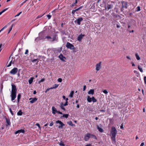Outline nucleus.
Masks as SVG:
<instances>
[{"mask_svg": "<svg viewBox=\"0 0 146 146\" xmlns=\"http://www.w3.org/2000/svg\"><path fill=\"white\" fill-rule=\"evenodd\" d=\"M12 61H11L9 63V64L7 65V67H9L11 65Z\"/></svg>", "mask_w": 146, "mask_h": 146, "instance_id": "obj_49", "label": "nucleus"}, {"mask_svg": "<svg viewBox=\"0 0 146 146\" xmlns=\"http://www.w3.org/2000/svg\"><path fill=\"white\" fill-rule=\"evenodd\" d=\"M9 110L10 111V112L11 113V114L13 115H14V114L13 113V112L12 111V110H11V109L10 108H9Z\"/></svg>", "mask_w": 146, "mask_h": 146, "instance_id": "obj_47", "label": "nucleus"}, {"mask_svg": "<svg viewBox=\"0 0 146 146\" xmlns=\"http://www.w3.org/2000/svg\"><path fill=\"white\" fill-rule=\"evenodd\" d=\"M144 83L145 84H146V76H144Z\"/></svg>", "mask_w": 146, "mask_h": 146, "instance_id": "obj_52", "label": "nucleus"}, {"mask_svg": "<svg viewBox=\"0 0 146 146\" xmlns=\"http://www.w3.org/2000/svg\"><path fill=\"white\" fill-rule=\"evenodd\" d=\"M34 79V78L33 77H31L30 78L28 81L29 84H31L32 83Z\"/></svg>", "mask_w": 146, "mask_h": 146, "instance_id": "obj_21", "label": "nucleus"}, {"mask_svg": "<svg viewBox=\"0 0 146 146\" xmlns=\"http://www.w3.org/2000/svg\"><path fill=\"white\" fill-rule=\"evenodd\" d=\"M18 69L17 68H15L13 69L10 72V73L13 75L15 74L17 72Z\"/></svg>", "mask_w": 146, "mask_h": 146, "instance_id": "obj_6", "label": "nucleus"}, {"mask_svg": "<svg viewBox=\"0 0 146 146\" xmlns=\"http://www.w3.org/2000/svg\"><path fill=\"white\" fill-rule=\"evenodd\" d=\"M66 47L72 50L74 48V45L70 42H68L66 45Z\"/></svg>", "mask_w": 146, "mask_h": 146, "instance_id": "obj_3", "label": "nucleus"}, {"mask_svg": "<svg viewBox=\"0 0 146 146\" xmlns=\"http://www.w3.org/2000/svg\"><path fill=\"white\" fill-rule=\"evenodd\" d=\"M83 7V6H81L79 7L78 8V9H79V10L80 9H81Z\"/></svg>", "mask_w": 146, "mask_h": 146, "instance_id": "obj_61", "label": "nucleus"}, {"mask_svg": "<svg viewBox=\"0 0 146 146\" xmlns=\"http://www.w3.org/2000/svg\"><path fill=\"white\" fill-rule=\"evenodd\" d=\"M86 85L84 86L83 89V91H85L86 89Z\"/></svg>", "mask_w": 146, "mask_h": 146, "instance_id": "obj_56", "label": "nucleus"}, {"mask_svg": "<svg viewBox=\"0 0 146 146\" xmlns=\"http://www.w3.org/2000/svg\"><path fill=\"white\" fill-rule=\"evenodd\" d=\"M7 25H5V27H4L3 28H2L0 30L1 31H3L4 29L6 28L7 27Z\"/></svg>", "mask_w": 146, "mask_h": 146, "instance_id": "obj_40", "label": "nucleus"}, {"mask_svg": "<svg viewBox=\"0 0 146 146\" xmlns=\"http://www.w3.org/2000/svg\"><path fill=\"white\" fill-rule=\"evenodd\" d=\"M28 53V50H26L25 52V54H27Z\"/></svg>", "mask_w": 146, "mask_h": 146, "instance_id": "obj_60", "label": "nucleus"}, {"mask_svg": "<svg viewBox=\"0 0 146 146\" xmlns=\"http://www.w3.org/2000/svg\"><path fill=\"white\" fill-rule=\"evenodd\" d=\"M113 3L114 2H111V3H108L107 5V8L108 10L110 9H112L113 7Z\"/></svg>", "mask_w": 146, "mask_h": 146, "instance_id": "obj_9", "label": "nucleus"}, {"mask_svg": "<svg viewBox=\"0 0 146 146\" xmlns=\"http://www.w3.org/2000/svg\"><path fill=\"white\" fill-rule=\"evenodd\" d=\"M68 116H69L68 114H64L63 115L62 117H65L66 118H67L68 117Z\"/></svg>", "mask_w": 146, "mask_h": 146, "instance_id": "obj_35", "label": "nucleus"}, {"mask_svg": "<svg viewBox=\"0 0 146 146\" xmlns=\"http://www.w3.org/2000/svg\"><path fill=\"white\" fill-rule=\"evenodd\" d=\"M56 123H59L60 124L58 126V127L59 128L62 129V127L65 125L60 120H58L56 122Z\"/></svg>", "mask_w": 146, "mask_h": 146, "instance_id": "obj_5", "label": "nucleus"}, {"mask_svg": "<svg viewBox=\"0 0 146 146\" xmlns=\"http://www.w3.org/2000/svg\"><path fill=\"white\" fill-rule=\"evenodd\" d=\"M87 100L89 102H91L92 101V98H90L89 96H88Z\"/></svg>", "mask_w": 146, "mask_h": 146, "instance_id": "obj_25", "label": "nucleus"}, {"mask_svg": "<svg viewBox=\"0 0 146 146\" xmlns=\"http://www.w3.org/2000/svg\"><path fill=\"white\" fill-rule=\"evenodd\" d=\"M85 36V35L84 34H80L78 36L77 38V40L78 41H80L83 37Z\"/></svg>", "mask_w": 146, "mask_h": 146, "instance_id": "obj_12", "label": "nucleus"}, {"mask_svg": "<svg viewBox=\"0 0 146 146\" xmlns=\"http://www.w3.org/2000/svg\"><path fill=\"white\" fill-rule=\"evenodd\" d=\"M92 101L93 102H97V100L96 99L94 96L92 97Z\"/></svg>", "mask_w": 146, "mask_h": 146, "instance_id": "obj_34", "label": "nucleus"}, {"mask_svg": "<svg viewBox=\"0 0 146 146\" xmlns=\"http://www.w3.org/2000/svg\"><path fill=\"white\" fill-rule=\"evenodd\" d=\"M4 45V44H0V52L3 49L2 47H3Z\"/></svg>", "mask_w": 146, "mask_h": 146, "instance_id": "obj_29", "label": "nucleus"}, {"mask_svg": "<svg viewBox=\"0 0 146 146\" xmlns=\"http://www.w3.org/2000/svg\"><path fill=\"white\" fill-rule=\"evenodd\" d=\"M90 137L91 138H93L96 139H97V137L95 135L93 134H92L91 133H90Z\"/></svg>", "mask_w": 146, "mask_h": 146, "instance_id": "obj_24", "label": "nucleus"}, {"mask_svg": "<svg viewBox=\"0 0 146 146\" xmlns=\"http://www.w3.org/2000/svg\"><path fill=\"white\" fill-rule=\"evenodd\" d=\"M53 124V122L52 121L50 123V126H52Z\"/></svg>", "mask_w": 146, "mask_h": 146, "instance_id": "obj_62", "label": "nucleus"}, {"mask_svg": "<svg viewBox=\"0 0 146 146\" xmlns=\"http://www.w3.org/2000/svg\"><path fill=\"white\" fill-rule=\"evenodd\" d=\"M101 63L102 62H100L97 64L96 66V70L98 71H99L101 68Z\"/></svg>", "mask_w": 146, "mask_h": 146, "instance_id": "obj_4", "label": "nucleus"}, {"mask_svg": "<svg viewBox=\"0 0 146 146\" xmlns=\"http://www.w3.org/2000/svg\"><path fill=\"white\" fill-rule=\"evenodd\" d=\"M46 16L48 17V19H50L51 17V15H47Z\"/></svg>", "mask_w": 146, "mask_h": 146, "instance_id": "obj_48", "label": "nucleus"}, {"mask_svg": "<svg viewBox=\"0 0 146 146\" xmlns=\"http://www.w3.org/2000/svg\"><path fill=\"white\" fill-rule=\"evenodd\" d=\"M58 84H55V85H54L53 86V87H54V88L55 89V88H57V87H58Z\"/></svg>", "mask_w": 146, "mask_h": 146, "instance_id": "obj_39", "label": "nucleus"}, {"mask_svg": "<svg viewBox=\"0 0 146 146\" xmlns=\"http://www.w3.org/2000/svg\"><path fill=\"white\" fill-rule=\"evenodd\" d=\"M23 114L21 110H20L17 113V114L18 115H21Z\"/></svg>", "mask_w": 146, "mask_h": 146, "instance_id": "obj_28", "label": "nucleus"}, {"mask_svg": "<svg viewBox=\"0 0 146 146\" xmlns=\"http://www.w3.org/2000/svg\"><path fill=\"white\" fill-rule=\"evenodd\" d=\"M137 11H140V7L138 6L137 7Z\"/></svg>", "mask_w": 146, "mask_h": 146, "instance_id": "obj_44", "label": "nucleus"}, {"mask_svg": "<svg viewBox=\"0 0 146 146\" xmlns=\"http://www.w3.org/2000/svg\"><path fill=\"white\" fill-rule=\"evenodd\" d=\"M44 14H43V15H38L36 17V19H38V18H39L40 17H41Z\"/></svg>", "mask_w": 146, "mask_h": 146, "instance_id": "obj_51", "label": "nucleus"}, {"mask_svg": "<svg viewBox=\"0 0 146 146\" xmlns=\"http://www.w3.org/2000/svg\"><path fill=\"white\" fill-rule=\"evenodd\" d=\"M64 106L63 105V104L62 103H61L60 104V107L64 111H65V108L64 107Z\"/></svg>", "mask_w": 146, "mask_h": 146, "instance_id": "obj_20", "label": "nucleus"}, {"mask_svg": "<svg viewBox=\"0 0 146 146\" xmlns=\"http://www.w3.org/2000/svg\"><path fill=\"white\" fill-rule=\"evenodd\" d=\"M94 93V89H91L88 92V94H89L93 95Z\"/></svg>", "mask_w": 146, "mask_h": 146, "instance_id": "obj_19", "label": "nucleus"}, {"mask_svg": "<svg viewBox=\"0 0 146 146\" xmlns=\"http://www.w3.org/2000/svg\"><path fill=\"white\" fill-rule=\"evenodd\" d=\"M59 144L60 146H64V143L62 141H61L59 143Z\"/></svg>", "mask_w": 146, "mask_h": 146, "instance_id": "obj_36", "label": "nucleus"}, {"mask_svg": "<svg viewBox=\"0 0 146 146\" xmlns=\"http://www.w3.org/2000/svg\"><path fill=\"white\" fill-rule=\"evenodd\" d=\"M41 40V39H40V37H39H39H37V38H36L35 39V40L36 41H37L38 40Z\"/></svg>", "mask_w": 146, "mask_h": 146, "instance_id": "obj_37", "label": "nucleus"}, {"mask_svg": "<svg viewBox=\"0 0 146 146\" xmlns=\"http://www.w3.org/2000/svg\"><path fill=\"white\" fill-rule=\"evenodd\" d=\"M144 143H142L140 145V146H144Z\"/></svg>", "mask_w": 146, "mask_h": 146, "instance_id": "obj_63", "label": "nucleus"}, {"mask_svg": "<svg viewBox=\"0 0 146 146\" xmlns=\"http://www.w3.org/2000/svg\"><path fill=\"white\" fill-rule=\"evenodd\" d=\"M37 100V98H31L29 99V100H31L30 102L31 104H33Z\"/></svg>", "mask_w": 146, "mask_h": 146, "instance_id": "obj_11", "label": "nucleus"}, {"mask_svg": "<svg viewBox=\"0 0 146 146\" xmlns=\"http://www.w3.org/2000/svg\"><path fill=\"white\" fill-rule=\"evenodd\" d=\"M39 36L41 40L45 39L44 35L42 33H40L39 34Z\"/></svg>", "mask_w": 146, "mask_h": 146, "instance_id": "obj_13", "label": "nucleus"}, {"mask_svg": "<svg viewBox=\"0 0 146 146\" xmlns=\"http://www.w3.org/2000/svg\"><path fill=\"white\" fill-rule=\"evenodd\" d=\"M58 39V37L57 36V35H54L52 40V41H57Z\"/></svg>", "mask_w": 146, "mask_h": 146, "instance_id": "obj_16", "label": "nucleus"}, {"mask_svg": "<svg viewBox=\"0 0 146 146\" xmlns=\"http://www.w3.org/2000/svg\"><path fill=\"white\" fill-rule=\"evenodd\" d=\"M57 113H58L60 114H62V113L60 111H57Z\"/></svg>", "mask_w": 146, "mask_h": 146, "instance_id": "obj_58", "label": "nucleus"}, {"mask_svg": "<svg viewBox=\"0 0 146 146\" xmlns=\"http://www.w3.org/2000/svg\"><path fill=\"white\" fill-rule=\"evenodd\" d=\"M24 131H25L24 129H21L15 132V134H17L18 133H23L24 132Z\"/></svg>", "mask_w": 146, "mask_h": 146, "instance_id": "obj_18", "label": "nucleus"}, {"mask_svg": "<svg viewBox=\"0 0 146 146\" xmlns=\"http://www.w3.org/2000/svg\"><path fill=\"white\" fill-rule=\"evenodd\" d=\"M67 124L72 126H75V125L72 124L71 121H70L68 122H67Z\"/></svg>", "mask_w": 146, "mask_h": 146, "instance_id": "obj_23", "label": "nucleus"}, {"mask_svg": "<svg viewBox=\"0 0 146 146\" xmlns=\"http://www.w3.org/2000/svg\"><path fill=\"white\" fill-rule=\"evenodd\" d=\"M85 146H92V145L91 144H88L86 145H85Z\"/></svg>", "mask_w": 146, "mask_h": 146, "instance_id": "obj_64", "label": "nucleus"}, {"mask_svg": "<svg viewBox=\"0 0 146 146\" xmlns=\"http://www.w3.org/2000/svg\"><path fill=\"white\" fill-rule=\"evenodd\" d=\"M59 58L61 60L63 61H65L64 59H65V58L64 56H63L62 54H60L59 56Z\"/></svg>", "mask_w": 146, "mask_h": 146, "instance_id": "obj_14", "label": "nucleus"}, {"mask_svg": "<svg viewBox=\"0 0 146 146\" xmlns=\"http://www.w3.org/2000/svg\"><path fill=\"white\" fill-rule=\"evenodd\" d=\"M52 113L54 114H55L56 113H57V111L56 109V108L54 106L52 107Z\"/></svg>", "mask_w": 146, "mask_h": 146, "instance_id": "obj_15", "label": "nucleus"}, {"mask_svg": "<svg viewBox=\"0 0 146 146\" xmlns=\"http://www.w3.org/2000/svg\"><path fill=\"white\" fill-rule=\"evenodd\" d=\"M45 38H47V39H51V37L49 36H45Z\"/></svg>", "mask_w": 146, "mask_h": 146, "instance_id": "obj_50", "label": "nucleus"}, {"mask_svg": "<svg viewBox=\"0 0 146 146\" xmlns=\"http://www.w3.org/2000/svg\"><path fill=\"white\" fill-rule=\"evenodd\" d=\"M100 111L101 112H104L105 111V110H100Z\"/></svg>", "mask_w": 146, "mask_h": 146, "instance_id": "obj_57", "label": "nucleus"}, {"mask_svg": "<svg viewBox=\"0 0 146 146\" xmlns=\"http://www.w3.org/2000/svg\"><path fill=\"white\" fill-rule=\"evenodd\" d=\"M13 26V25H12L9 29V30L8 32V33H9L12 30Z\"/></svg>", "mask_w": 146, "mask_h": 146, "instance_id": "obj_38", "label": "nucleus"}, {"mask_svg": "<svg viewBox=\"0 0 146 146\" xmlns=\"http://www.w3.org/2000/svg\"><path fill=\"white\" fill-rule=\"evenodd\" d=\"M58 81L60 82H61L62 81V79L61 78H59L58 79Z\"/></svg>", "mask_w": 146, "mask_h": 146, "instance_id": "obj_45", "label": "nucleus"}, {"mask_svg": "<svg viewBox=\"0 0 146 146\" xmlns=\"http://www.w3.org/2000/svg\"><path fill=\"white\" fill-rule=\"evenodd\" d=\"M44 79L43 78L40 81H39V82H44Z\"/></svg>", "mask_w": 146, "mask_h": 146, "instance_id": "obj_55", "label": "nucleus"}, {"mask_svg": "<svg viewBox=\"0 0 146 146\" xmlns=\"http://www.w3.org/2000/svg\"><path fill=\"white\" fill-rule=\"evenodd\" d=\"M31 61L33 63L36 62V65L38 64V58L32 60Z\"/></svg>", "mask_w": 146, "mask_h": 146, "instance_id": "obj_22", "label": "nucleus"}, {"mask_svg": "<svg viewBox=\"0 0 146 146\" xmlns=\"http://www.w3.org/2000/svg\"><path fill=\"white\" fill-rule=\"evenodd\" d=\"M121 3L122 4V8H125L127 9V2L124 1H122L121 2Z\"/></svg>", "mask_w": 146, "mask_h": 146, "instance_id": "obj_10", "label": "nucleus"}, {"mask_svg": "<svg viewBox=\"0 0 146 146\" xmlns=\"http://www.w3.org/2000/svg\"><path fill=\"white\" fill-rule=\"evenodd\" d=\"M68 101L66 102L64 104H63V105L64 106H67L68 105Z\"/></svg>", "mask_w": 146, "mask_h": 146, "instance_id": "obj_54", "label": "nucleus"}, {"mask_svg": "<svg viewBox=\"0 0 146 146\" xmlns=\"http://www.w3.org/2000/svg\"><path fill=\"white\" fill-rule=\"evenodd\" d=\"M83 20V18L82 17L78 18L76 20L74 21V22L76 23H77L78 25H80V22L82 21Z\"/></svg>", "mask_w": 146, "mask_h": 146, "instance_id": "obj_7", "label": "nucleus"}, {"mask_svg": "<svg viewBox=\"0 0 146 146\" xmlns=\"http://www.w3.org/2000/svg\"><path fill=\"white\" fill-rule=\"evenodd\" d=\"M21 13H22V12L21 11L20 12V13H18L15 16V17L19 16Z\"/></svg>", "mask_w": 146, "mask_h": 146, "instance_id": "obj_43", "label": "nucleus"}, {"mask_svg": "<svg viewBox=\"0 0 146 146\" xmlns=\"http://www.w3.org/2000/svg\"><path fill=\"white\" fill-rule=\"evenodd\" d=\"M11 95L12 101L14 100L16 97L17 89L16 86L13 84L11 85Z\"/></svg>", "mask_w": 146, "mask_h": 146, "instance_id": "obj_1", "label": "nucleus"}, {"mask_svg": "<svg viewBox=\"0 0 146 146\" xmlns=\"http://www.w3.org/2000/svg\"><path fill=\"white\" fill-rule=\"evenodd\" d=\"M35 125H36V126H38V127L39 128H40V125H39V124L38 123H36V124H35Z\"/></svg>", "mask_w": 146, "mask_h": 146, "instance_id": "obj_53", "label": "nucleus"}, {"mask_svg": "<svg viewBox=\"0 0 146 146\" xmlns=\"http://www.w3.org/2000/svg\"><path fill=\"white\" fill-rule=\"evenodd\" d=\"M21 95L20 94H18L17 96V102L19 103V102L20 99L21 98Z\"/></svg>", "mask_w": 146, "mask_h": 146, "instance_id": "obj_27", "label": "nucleus"}, {"mask_svg": "<svg viewBox=\"0 0 146 146\" xmlns=\"http://www.w3.org/2000/svg\"><path fill=\"white\" fill-rule=\"evenodd\" d=\"M138 68L139 70L141 72H143V71L141 67L140 66H138Z\"/></svg>", "mask_w": 146, "mask_h": 146, "instance_id": "obj_30", "label": "nucleus"}, {"mask_svg": "<svg viewBox=\"0 0 146 146\" xmlns=\"http://www.w3.org/2000/svg\"><path fill=\"white\" fill-rule=\"evenodd\" d=\"M76 12L75 11V10H73L72 11V14H74L75 13V12Z\"/></svg>", "mask_w": 146, "mask_h": 146, "instance_id": "obj_59", "label": "nucleus"}, {"mask_svg": "<svg viewBox=\"0 0 146 146\" xmlns=\"http://www.w3.org/2000/svg\"><path fill=\"white\" fill-rule=\"evenodd\" d=\"M103 92L106 94H107L108 93V91L106 90H104L103 91Z\"/></svg>", "mask_w": 146, "mask_h": 146, "instance_id": "obj_42", "label": "nucleus"}, {"mask_svg": "<svg viewBox=\"0 0 146 146\" xmlns=\"http://www.w3.org/2000/svg\"><path fill=\"white\" fill-rule=\"evenodd\" d=\"M98 129L99 131L101 132H103L104 131L103 129L99 127H98Z\"/></svg>", "mask_w": 146, "mask_h": 146, "instance_id": "obj_33", "label": "nucleus"}, {"mask_svg": "<svg viewBox=\"0 0 146 146\" xmlns=\"http://www.w3.org/2000/svg\"><path fill=\"white\" fill-rule=\"evenodd\" d=\"M135 56L136 57L137 59L138 60H139L140 59V58L137 53H136L135 54Z\"/></svg>", "mask_w": 146, "mask_h": 146, "instance_id": "obj_32", "label": "nucleus"}, {"mask_svg": "<svg viewBox=\"0 0 146 146\" xmlns=\"http://www.w3.org/2000/svg\"><path fill=\"white\" fill-rule=\"evenodd\" d=\"M134 72L135 73L139 75V72L136 70H134Z\"/></svg>", "mask_w": 146, "mask_h": 146, "instance_id": "obj_46", "label": "nucleus"}, {"mask_svg": "<svg viewBox=\"0 0 146 146\" xmlns=\"http://www.w3.org/2000/svg\"><path fill=\"white\" fill-rule=\"evenodd\" d=\"M90 133H87L84 136V139L85 141H87L89 140L90 138Z\"/></svg>", "mask_w": 146, "mask_h": 146, "instance_id": "obj_8", "label": "nucleus"}, {"mask_svg": "<svg viewBox=\"0 0 146 146\" xmlns=\"http://www.w3.org/2000/svg\"><path fill=\"white\" fill-rule=\"evenodd\" d=\"M74 92L73 91H71L70 92V94L69 95V96L71 98H72L73 97V94H74Z\"/></svg>", "mask_w": 146, "mask_h": 146, "instance_id": "obj_31", "label": "nucleus"}, {"mask_svg": "<svg viewBox=\"0 0 146 146\" xmlns=\"http://www.w3.org/2000/svg\"><path fill=\"white\" fill-rule=\"evenodd\" d=\"M5 119L6 120V122L7 123V125L6 126L10 125H11V123L10 122V120L9 119L6 118H5Z\"/></svg>", "mask_w": 146, "mask_h": 146, "instance_id": "obj_17", "label": "nucleus"}, {"mask_svg": "<svg viewBox=\"0 0 146 146\" xmlns=\"http://www.w3.org/2000/svg\"><path fill=\"white\" fill-rule=\"evenodd\" d=\"M117 131L114 127H112L111 131V133L112 136H116L117 134Z\"/></svg>", "mask_w": 146, "mask_h": 146, "instance_id": "obj_2", "label": "nucleus"}, {"mask_svg": "<svg viewBox=\"0 0 146 146\" xmlns=\"http://www.w3.org/2000/svg\"><path fill=\"white\" fill-rule=\"evenodd\" d=\"M115 136H112L111 137V139L112 141L114 142H115Z\"/></svg>", "mask_w": 146, "mask_h": 146, "instance_id": "obj_26", "label": "nucleus"}, {"mask_svg": "<svg viewBox=\"0 0 146 146\" xmlns=\"http://www.w3.org/2000/svg\"><path fill=\"white\" fill-rule=\"evenodd\" d=\"M8 9V8H6L5 9H4L3 11L1 12H0L2 14L3 13L5 12V11H6Z\"/></svg>", "mask_w": 146, "mask_h": 146, "instance_id": "obj_41", "label": "nucleus"}]
</instances>
